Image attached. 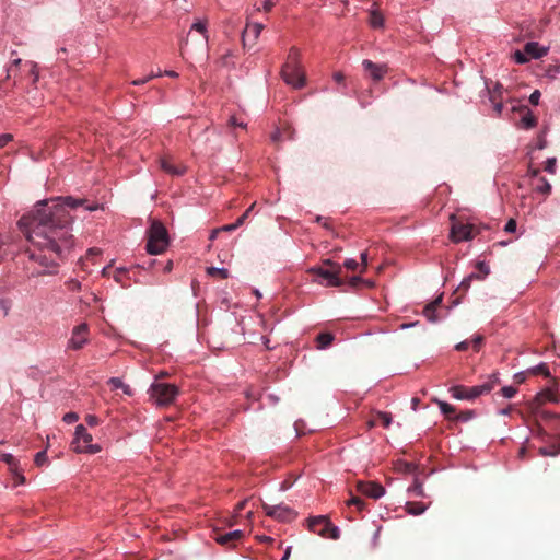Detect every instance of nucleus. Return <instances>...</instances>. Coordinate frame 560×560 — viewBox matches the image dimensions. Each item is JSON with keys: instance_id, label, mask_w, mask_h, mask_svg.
I'll list each match as a JSON object with an SVG mask.
<instances>
[{"instance_id": "obj_1", "label": "nucleus", "mask_w": 560, "mask_h": 560, "mask_svg": "<svg viewBox=\"0 0 560 560\" xmlns=\"http://www.w3.org/2000/svg\"><path fill=\"white\" fill-rule=\"evenodd\" d=\"M85 202L71 196L42 200L19 220V228L31 244L26 249L30 260L55 268L67 258L74 244L72 218L67 208L74 209Z\"/></svg>"}, {"instance_id": "obj_2", "label": "nucleus", "mask_w": 560, "mask_h": 560, "mask_svg": "<svg viewBox=\"0 0 560 560\" xmlns=\"http://www.w3.org/2000/svg\"><path fill=\"white\" fill-rule=\"evenodd\" d=\"M281 77L287 84L294 89L304 86L306 78L300 65V50L298 48L292 47L290 49L287 61L281 69Z\"/></svg>"}, {"instance_id": "obj_3", "label": "nucleus", "mask_w": 560, "mask_h": 560, "mask_svg": "<svg viewBox=\"0 0 560 560\" xmlns=\"http://www.w3.org/2000/svg\"><path fill=\"white\" fill-rule=\"evenodd\" d=\"M308 273L313 275V281L326 287H341V266L330 259H325L322 265L314 266L308 269Z\"/></svg>"}, {"instance_id": "obj_4", "label": "nucleus", "mask_w": 560, "mask_h": 560, "mask_svg": "<svg viewBox=\"0 0 560 560\" xmlns=\"http://www.w3.org/2000/svg\"><path fill=\"white\" fill-rule=\"evenodd\" d=\"M147 252L151 255L162 254L170 244L166 228L160 221L153 220L147 231Z\"/></svg>"}, {"instance_id": "obj_5", "label": "nucleus", "mask_w": 560, "mask_h": 560, "mask_svg": "<svg viewBox=\"0 0 560 560\" xmlns=\"http://www.w3.org/2000/svg\"><path fill=\"white\" fill-rule=\"evenodd\" d=\"M499 382L498 375L492 374L489 377V381L477 386L466 387L463 385H456L451 387L450 392L452 396L456 399H474L482 394H487L491 392L494 385Z\"/></svg>"}, {"instance_id": "obj_6", "label": "nucleus", "mask_w": 560, "mask_h": 560, "mask_svg": "<svg viewBox=\"0 0 560 560\" xmlns=\"http://www.w3.org/2000/svg\"><path fill=\"white\" fill-rule=\"evenodd\" d=\"M149 394L158 406L166 407L175 401L178 395V387L168 383L154 382L150 386Z\"/></svg>"}, {"instance_id": "obj_7", "label": "nucleus", "mask_w": 560, "mask_h": 560, "mask_svg": "<svg viewBox=\"0 0 560 560\" xmlns=\"http://www.w3.org/2000/svg\"><path fill=\"white\" fill-rule=\"evenodd\" d=\"M308 528L315 534L331 539L339 538V529L326 516H315L308 520Z\"/></svg>"}, {"instance_id": "obj_8", "label": "nucleus", "mask_w": 560, "mask_h": 560, "mask_svg": "<svg viewBox=\"0 0 560 560\" xmlns=\"http://www.w3.org/2000/svg\"><path fill=\"white\" fill-rule=\"evenodd\" d=\"M92 435L88 432L83 424H79L75 428V439L74 442L75 451L78 453H90L96 454L101 451V446L97 444H91Z\"/></svg>"}, {"instance_id": "obj_9", "label": "nucleus", "mask_w": 560, "mask_h": 560, "mask_svg": "<svg viewBox=\"0 0 560 560\" xmlns=\"http://www.w3.org/2000/svg\"><path fill=\"white\" fill-rule=\"evenodd\" d=\"M479 230L471 223H464L462 221H454L451 229V238L455 243L472 240Z\"/></svg>"}, {"instance_id": "obj_10", "label": "nucleus", "mask_w": 560, "mask_h": 560, "mask_svg": "<svg viewBox=\"0 0 560 560\" xmlns=\"http://www.w3.org/2000/svg\"><path fill=\"white\" fill-rule=\"evenodd\" d=\"M262 509L268 516L280 522H291L296 517V513L285 504L269 505L264 503Z\"/></svg>"}, {"instance_id": "obj_11", "label": "nucleus", "mask_w": 560, "mask_h": 560, "mask_svg": "<svg viewBox=\"0 0 560 560\" xmlns=\"http://www.w3.org/2000/svg\"><path fill=\"white\" fill-rule=\"evenodd\" d=\"M89 340V326L83 323L75 326L72 330L68 347L72 350H80Z\"/></svg>"}, {"instance_id": "obj_12", "label": "nucleus", "mask_w": 560, "mask_h": 560, "mask_svg": "<svg viewBox=\"0 0 560 560\" xmlns=\"http://www.w3.org/2000/svg\"><path fill=\"white\" fill-rule=\"evenodd\" d=\"M357 491L372 499H380L385 493V488L375 481H359Z\"/></svg>"}, {"instance_id": "obj_13", "label": "nucleus", "mask_w": 560, "mask_h": 560, "mask_svg": "<svg viewBox=\"0 0 560 560\" xmlns=\"http://www.w3.org/2000/svg\"><path fill=\"white\" fill-rule=\"evenodd\" d=\"M244 537V532L236 529L229 533H220L219 530L213 532V539L225 547H233L237 541Z\"/></svg>"}, {"instance_id": "obj_14", "label": "nucleus", "mask_w": 560, "mask_h": 560, "mask_svg": "<svg viewBox=\"0 0 560 560\" xmlns=\"http://www.w3.org/2000/svg\"><path fill=\"white\" fill-rule=\"evenodd\" d=\"M362 67L364 71L371 77L374 81H381L388 71V67L385 63H375L369 59L362 61Z\"/></svg>"}, {"instance_id": "obj_15", "label": "nucleus", "mask_w": 560, "mask_h": 560, "mask_svg": "<svg viewBox=\"0 0 560 560\" xmlns=\"http://www.w3.org/2000/svg\"><path fill=\"white\" fill-rule=\"evenodd\" d=\"M546 401H551V402L559 401L556 393L550 388H546L535 396V398L530 402L532 410L538 409Z\"/></svg>"}, {"instance_id": "obj_16", "label": "nucleus", "mask_w": 560, "mask_h": 560, "mask_svg": "<svg viewBox=\"0 0 560 560\" xmlns=\"http://www.w3.org/2000/svg\"><path fill=\"white\" fill-rule=\"evenodd\" d=\"M262 28L264 25L260 23H255L252 25L247 24L242 34L243 45L246 46L248 42H252V44H254L259 37Z\"/></svg>"}, {"instance_id": "obj_17", "label": "nucleus", "mask_w": 560, "mask_h": 560, "mask_svg": "<svg viewBox=\"0 0 560 560\" xmlns=\"http://www.w3.org/2000/svg\"><path fill=\"white\" fill-rule=\"evenodd\" d=\"M512 109L518 110L520 113H522L523 116L521 119V126L523 128L532 129L537 125V118L533 115V113L530 112V109L527 106H525V105H521L518 107L514 106Z\"/></svg>"}, {"instance_id": "obj_18", "label": "nucleus", "mask_w": 560, "mask_h": 560, "mask_svg": "<svg viewBox=\"0 0 560 560\" xmlns=\"http://www.w3.org/2000/svg\"><path fill=\"white\" fill-rule=\"evenodd\" d=\"M524 51L530 58L538 59L547 55L548 49L539 46L536 42H529L524 46Z\"/></svg>"}, {"instance_id": "obj_19", "label": "nucleus", "mask_w": 560, "mask_h": 560, "mask_svg": "<svg viewBox=\"0 0 560 560\" xmlns=\"http://www.w3.org/2000/svg\"><path fill=\"white\" fill-rule=\"evenodd\" d=\"M392 423V416L387 412L378 411L369 421L370 427L383 425L384 428L389 427Z\"/></svg>"}, {"instance_id": "obj_20", "label": "nucleus", "mask_w": 560, "mask_h": 560, "mask_svg": "<svg viewBox=\"0 0 560 560\" xmlns=\"http://www.w3.org/2000/svg\"><path fill=\"white\" fill-rule=\"evenodd\" d=\"M160 167L167 174L179 176L185 173L184 166H175L168 159H160Z\"/></svg>"}, {"instance_id": "obj_21", "label": "nucleus", "mask_w": 560, "mask_h": 560, "mask_svg": "<svg viewBox=\"0 0 560 560\" xmlns=\"http://www.w3.org/2000/svg\"><path fill=\"white\" fill-rule=\"evenodd\" d=\"M441 303L442 295L438 296L433 302H431L424 307L423 314L430 322H436L438 317L435 315V311Z\"/></svg>"}, {"instance_id": "obj_22", "label": "nucleus", "mask_w": 560, "mask_h": 560, "mask_svg": "<svg viewBox=\"0 0 560 560\" xmlns=\"http://www.w3.org/2000/svg\"><path fill=\"white\" fill-rule=\"evenodd\" d=\"M334 339H335V337L332 334L320 332L315 338L316 348L317 349H326L327 347H329L332 343Z\"/></svg>"}, {"instance_id": "obj_23", "label": "nucleus", "mask_w": 560, "mask_h": 560, "mask_svg": "<svg viewBox=\"0 0 560 560\" xmlns=\"http://www.w3.org/2000/svg\"><path fill=\"white\" fill-rule=\"evenodd\" d=\"M501 89H502V85L501 84H497L494 90L491 92V96H490V100L493 103V110L495 112V114L498 116L501 115L502 109H503L502 102L501 101H497V98H495L497 94H499V95L501 94Z\"/></svg>"}, {"instance_id": "obj_24", "label": "nucleus", "mask_w": 560, "mask_h": 560, "mask_svg": "<svg viewBox=\"0 0 560 560\" xmlns=\"http://www.w3.org/2000/svg\"><path fill=\"white\" fill-rule=\"evenodd\" d=\"M427 505L422 502H407L406 511L411 515H420L427 510Z\"/></svg>"}, {"instance_id": "obj_25", "label": "nucleus", "mask_w": 560, "mask_h": 560, "mask_svg": "<svg viewBox=\"0 0 560 560\" xmlns=\"http://www.w3.org/2000/svg\"><path fill=\"white\" fill-rule=\"evenodd\" d=\"M472 280H475V273H470L468 277L464 278L460 284L457 287L455 293L464 295L469 290Z\"/></svg>"}, {"instance_id": "obj_26", "label": "nucleus", "mask_w": 560, "mask_h": 560, "mask_svg": "<svg viewBox=\"0 0 560 560\" xmlns=\"http://www.w3.org/2000/svg\"><path fill=\"white\" fill-rule=\"evenodd\" d=\"M370 24L374 28L383 27L384 18L378 11H372L370 14Z\"/></svg>"}, {"instance_id": "obj_27", "label": "nucleus", "mask_w": 560, "mask_h": 560, "mask_svg": "<svg viewBox=\"0 0 560 560\" xmlns=\"http://www.w3.org/2000/svg\"><path fill=\"white\" fill-rule=\"evenodd\" d=\"M439 407H440V410L442 411V413L447 418V419H452L454 413H455V407L450 405L448 402H445V401H441V400H438L436 401Z\"/></svg>"}, {"instance_id": "obj_28", "label": "nucleus", "mask_w": 560, "mask_h": 560, "mask_svg": "<svg viewBox=\"0 0 560 560\" xmlns=\"http://www.w3.org/2000/svg\"><path fill=\"white\" fill-rule=\"evenodd\" d=\"M535 189L544 195H549L551 191V185L545 177H539Z\"/></svg>"}, {"instance_id": "obj_29", "label": "nucleus", "mask_w": 560, "mask_h": 560, "mask_svg": "<svg viewBox=\"0 0 560 560\" xmlns=\"http://www.w3.org/2000/svg\"><path fill=\"white\" fill-rule=\"evenodd\" d=\"M207 273L211 277H220L222 279L229 277V270L225 268L208 267Z\"/></svg>"}, {"instance_id": "obj_30", "label": "nucleus", "mask_w": 560, "mask_h": 560, "mask_svg": "<svg viewBox=\"0 0 560 560\" xmlns=\"http://www.w3.org/2000/svg\"><path fill=\"white\" fill-rule=\"evenodd\" d=\"M408 491L417 497H424L422 485L416 479L413 485L409 487Z\"/></svg>"}, {"instance_id": "obj_31", "label": "nucleus", "mask_w": 560, "mask_h": 560, "mask_svg": "<svg viewBox=\"0 0 560 560\" xmlns=\"http://www.w3.org/2000/svg\"><path fill=\"white\" fill-rule=\"evenodd\" d=\"M0 459L8 464L11 468L16 467L18 465L15 457L11 454H0Z\"/></svg>"}, {"instance_id": "obj_32", "label": "nucleus", "mask_w": 560, "mask_h": 560, "mask_svg": "<svg viewBox=\"0 0 560 560\" xmlns=\"http://www.w3.org/2000/svg\"><path fill=\"white\" fill-rule=\"evenodd\" d=\"M348 505H354L358 511H362L365 508V502L358 497H352L348 502Z\"/></svg>"}, {"instance_id": "obj_33", "label": "nucleus", "mask_w": 560, "mask_h": 560, "mask_svg": "<svg viewBox=\"0 0 560 560\" xmlns=\"http://www.w3.org/2000/svg\"><path fill=\"white\" fill-rule=\"evenodd\" d=\"M532 373L533 374H541L544 376H549L550 375L549 369H548V366L546 364L537 365L536 368H534L532 370Z\"/></svg>"}, {"instance_id": "obj_34", "label": "nucleus", "mask_w": 560, "mask_h": 560, "mask_svg": "<svg viewBox=\"0 0 560 560\" xmlns=\"http://www.w3.org/2000/svg\"><path fill=\"white\" fill-rule=\"evenodd\" d=\"M517 393V388L514 386H505L501 389V394L505 398H512Z\"/></svg>"}, {"instance_id": "obj_35", "label": "nucleus", "mask_w": 560, "mask_h": 560, "mask_svg": "<svg viewBox=\"0 0 560 560\" xmlns=\"http://www.w3.org/2000/svg\"><path fill=\"white\" fill-rule=\"evenodd\" d=\"M47 454H46V451H40L38 452L36 455H35V464L37 466H43L46 462H47Z\"/></svg>"}, {"instance_id": "obj_36", "label": "nucleus", "mask_w": 560, "mask_h": 560, "mask_svg": "<svg viewBox=\"0 0 560 560\" xmlns=\"http://www.w3.org/2000/svg\"><path fill=\"white\" fill-rule=\"evenodd\" d=\"M343 266L349 269V270H352V271H359L360 270V264L354 260V259H347L345 262H343Z\"/></svg>"}, {"instance_id": "obj_37", "label": "nucleus", "mask_w": 560, "mask_h": 560, "mask_svg": "<svg viewBox=\"0 0 560 560\" xmlns=\"http://www.w3.org/2000/svg\"><path fill=\"white\" fill-rule=\"evenodd\" d=\"M539 453L542 456H556L559 453V451L555 446H551V447L539 448Z\"/></svg>"}, {"instance_id": "obj_38", "label": "nucleus", "mask_w": 560, "mask_h": 560, "mask_svg": "<svg viewBox=\"0 0 560 560\" xmlns=\"http://www.w3.org/2000/svg\"><path fill=\"white\" fill-rule=\"evenodd\" d=\"M556 163H557L556 158L548 159L545 164V171L553 174L556 172Z\"/></svg>"}, {"instance_id": "obj_39", "label": "nucleus", "mask_w": 560, "mask_h": 560, "mask_svg": "<svg viewBox=\"0 0 560 560\" xmlns=\"http://www.w3.org/2000/svg\"><path fill=\"white\" fill-rule=\"evenodd\" d=\"M482 342L483 337L481 335H478L470 341V345L472 346L474 350L478 352L480 350Z\"/></svg>"}, {"instance_id": "obj_40", "label": "nucleus", "mask_w": 560, "mask_h": 560, "mask_svg": "<svg viewBox=\"0 0 560 560\" xmlns=\"http://www.w3.org/2000/svg\"><path fill=\"white\" fill-rule=\"evenodd\" d=\"M514 59H515V61H516L517 63H525V62H527V61L529 60V58L527 57V55L525 54V51H524V52H522V51H520V50L515 51V54H514Z\"/></svg>"}, {"instance_id": "obj_41", "label": "nucleus", "mask_w": 560, "mask_h": 560, "mask_svg": "<svg viewBox=\"0 0 560 560\" xmlns=\"http://www.w3.org/2000/svg\"><path fill=\"white\" fill-rule=\"evenodd\" d=\"M67 288L70 291H79L81 290V283L78 280L71 279L68 282H66Z\"/></svg>"}, {"instance_id": "obj_42", "label": "nucleus", "mask_w": 560, "mask_h": 560, "mask_svg": "<svg viewBox=\"0 0 560 560\" xmlns=\"http://www.w3.org/2000/svg\"><path fill=\"white\" fill-rule=\"evenodd\" d=\"M160 75H161V73H158V74L152 73V74H150L148 77H144L142 79H138V80L132 81V84L133 85H141V84H144V83L149 82L151 79H153L155 77H160Z\"/></svg>"}, {"instance_id": "obj_43", "label": "nucleus", "mask_w": 560, "mask_h": 560, "mask_svg": "<svg viewBox=\"0 0 560 560\" xmlns=\"http://www.w3.org/2000/svg\"><path fill=\"white\" fill-rule=\"evenodd\" d=\"M516 221L514 219H510L504 226V231L508 233H514L516 231Z\"/></svg>"}, {"instance_id": "obj_44", "label": "nucleus", "mask_w": 560, "mask_h": 560, "mask_svg": "<svg viewBox=\"0 0 560 560\" xmlns=\"http://www.w3.org/2000/svg\"><path fill=\"white\" fill-rule=\"evenodd\" d=\"M360 270L359 272L360 273H363L365 270H366V267H368V252H363L361 254V264H360Z\"/></svg>"}, {"instance_id": "obj_45", "label": "nucleus", "mask_w": 560, "mask_h": 560, "mask_svg": "<svg viewBox=\"0 0 560 560\" xmlns=\"http://www.w3.org/2000/svg\"><path fill=\"white\" fill-rule=\"evenodd\" d=\"M476 267L480 275H482L483 277L488 276L489 267L483 261H478Z\"/></svg>"}, {"instance_id": "obj_46", "label": "nucleus", "mask_w": 560, "mask_h": 560, "mask_svg": "<svg viewBox=\"0 0 560 560\" xmlns=\"http://www.w3.org/2000/svg\"><path fill=\"white\" fill-rule=\"evenodd\" d=\"M108 384L112 385V387L115 389L124 387V382L118 377L109 378Z\"/></svg>"}, {"instance_id": "obj_47", "label": "nucleus", "mask_w": 560, "mask_h": 560, "mask_svg": "<svg viewBox=\"0 0 560 560\" xmlns=\"http://www.w3.org/2000/svg\"><path fill=\"white\" fill-rule=\"evenodd\" d=\"M191 30H195V31H197V32H199V33H201L203 35L206 34V31H207L206 24L203 22H201V21H198V22L194 23L192 26H191Z\"/></svg>"}, {"instance_id": "obj_48", "label": "nucleus", "mask_w": 560, "mask_h": 560, "mask_svg": "<svg viewBox=\"0 0 560 560\" xmlns=\"http://www.w3.org/2000/svg\"><path fill=\"white\" fill-rule=\"evenodd\" d=\"M85 422L90 425V427H96L97 424H100V420L96 416L94 415H88L85 417Z\"/></svg>"}, {"instance_id": "obj_49", "label": "nucleus", "mask_w": 560, "mask_h": 560, "mask_svg": "<svg viewBox=\"0 0 560 560\" xmlns=\"http://www.w3.org/2000/svg\"><path fill=\"white\" fill-rule=\"evenodd\" d=\"M541 94H540V91L539 90H535L530 96H529V102L530 104L533 105H538L539 104V98H540Z\"/></svg>"}, {"instance_id": "obj_50", "label": "nucleus", "mask_w": 560, "mask_h": 560, "mask_svg": "<svg viewBox=\"0 0 560 560\" xmlns=\"http://www.w3.org/2000/svg\"><path fill=\"white\" fill-rule=\"evenodd\" d=\"M79 419L75 412H68L63 416V421L67 423H73Z\"/></svg>"}, {"instance_id": "obj_51", "label": "nucleus", "mask_w": 560, "mask_h": 560, "mask_svg": "<svg viewBox=\"0 0 560 560\" xmlns=\"http://www.w3.org/2000/svg\"><path fill=\"white\" fill-rule=\"evenodd\" d=\"M12 135L10 133H3L0 136V148H3L5 147L11 140H12Z\"/></svg>"}, {"instance_id": "obj_52", "label": "nucleus", "mask_w": 560, "mask_h": 560, "mask_svg": "<svg viewBox=\"0 0 560 560\" xmlns=\"http://www.w3.org/2000/svg\"><path fill=\"white\" fill-rule=\"evenodd\" d=\"M400 469L405 472L411 474L416 470V466L412 463H402Z\"/></svg>"}, {"instance_id": "obj_53", "label": "nucleus", "mask_w": 560, "mask_h": 560, "mask_svg": "<svg viewBox=\"0 0 560 560\" xmlns=\"http://www.w3.org/2000/svg\"><path fill=\"white\" fill-rule=\"evenodd\" d=\"M229 124H230V126H233V127H241V128H245L246 127L245 122L238 121L234 116H232L230 118Z\"/></svg>"}, {"instance_id": "obj_54", "label": "nucleus", "mask_w": 560, "mask_h": 560, "mask_svg": "<svg viewBox=\"0 0 560 560\" xmlns=\"http://www.w3.org/2000/svg\"><path fill=\"white\" fill-rule=\"evenodd\" d=\"M469 347H470V341L464 340V341L459 342L458 345H456L455 348L458 351H466Z\"/></svg>"}, {"instance_id": "obj_55", "label": "nucleus", "mask_w": 560, "mask_h": 560, "mask_svg": "<svg viewBox=\"0 0 560 560\" xmlns=\"http://www.w3.org/2000/svg\"><path fill=\"white\" fill-rule=\"evenodd\" d=\"M361 282H363L362 278L359 276H354L350 278L349 284L353 288L358 287Z\"/></svg>"}, {"instance_id": "obj_56", "label": "nucleus", "mask_w": 560, "mask_h": 560, "mask_svg": "<svg viewBox=\"0 0 560 560\" xmlns=\"http://www.w3.org/2000/svg\"><path fill=\"white\" fill-rule=\"evenodd\" d=\"M246 504H247V500H243V501L238 502L236 504V506H235V512L234 513L240 515V512L245 509Z\"/></svg>"}, {"instance_id": "obj_57", "label": "nucleus", "mask_w": 560, "mask_h": 560, "mask_svg": "<svg viewBox=\"0 0 560 560\" xmlns=\"http://www.w3.org/2000/svg\"><path fill=\"white\" fill-rule=\"evenodd\" d=\"M514 380H515V382H516L517 384H522L523 382H525L526 376H525V374H524V373H522V372H521V373H516V374L514 375Z\"/></svg>"}, {"instance_id": "obj_58", "label": "nucleus", "mask_w": 560, "mask_h": 560, "mask_svg": "<svg viewBox=\"0 0 560 560\" xmlns=\"http://www.w3.org/2000/svg\"><path fill=\"white\" fill-rule=\"evenodd\" d=\"M0 308L3 310L7 315L10 308L9 303L5 300L0 299Z\"/></svg>"}, {"instance_id": "obj_59", "label": "nucleus", "mask_w": 560, "mask_h": 560, "mask_svg": "<svg viewBox=\"0 0 560 560\" xmlns=\"http://www.w3.org/2000/svg\"><path fill=\"white\" fill-rule=\"evenodd\" d=\"M334 80L337 83H342L345 81V75L341 72H335L334 73Z\"/></svg>"}, {"instance_id": "obj_60", "label": "nucleus", "mask_w": 560, "mask_h": 560, "mask_svg": "<svg viewBox=\"0 0 560 560\" xmlns=\"http://www.w3.org/2000/svg\"><path fill=\"white\" fill-rule=\"evenodd\" d=\"M238 514L234 513L228 521V525L230 527L234 526L237 523Z\"/></svg>"}, {"instance_id": "obj_61", "label": "nucleus", "mask_w": 560, "mask_h": 560, "mask_svg": "<svg viewBox=\"0 0 560 560\" xmlns=\"http://www.w3.org/2000/svg\"><path fill=\"white\" fill-rule=\"evenodd\" d=\"M236 230V226L234 223L232 224H226V225H223L222 228H220V231H226V232H232V231H235Z\"/></svg>"}, {"instance_id": "obj_62", "label": "nucleus", "mask_w": 560, "mask_h": 560, "mask_svg": "<svg viewBox=\"0 0 560 560\" xmlns=\"http://www.w3.org/2000/svg\"><path fill=\"white\" fill-rule=\"evenodd\" d=\"M246 214H242L237 220L236 222H234L236 229L240 228L241 225L244 224L245 220H246Z\"/></svg>"}, {"instance_id": "obj_63", "label": "nucleus", "mask_w": 560, "mask_h": 560, "mask_svg": "<svg viewBox=\"0 0 560 560\" xmlns=\"http://www.w3.org/2000/svg\"><path fill=\"white\" fill-rule=\"evenodd\" d=\"M246 214H242L237 220L236 222H234L236 229L240 228L241 225L244 224L245 220H246Z\"/></svg>"}, {"instance_id": "obj_64", "label": "nucleus", "mask_w": 560, "mask_h": 560, "mask_svg": "<svg viewBox=\"0 0 560 560\" xmlns=\"http://www.w3.org/2000/svg\"><path fill=\"white\" fill-rule=\"evenodd\" d=\"M262 8L266 12H269L273 8V2H271L270 0H266L264 2Z\"/></svg>"}]
</instances>
